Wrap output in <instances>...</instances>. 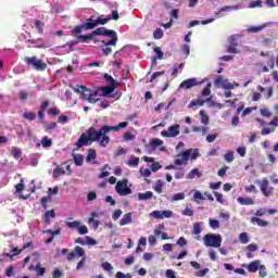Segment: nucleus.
Returning a JSON list of instances; mask_svg holds the SVG:
<instances>
[{"label": "nucleus", "mask_w": 278, "mask_h": 278, "mask_svg": "<svg viewBox=\"0 0 278 278\" xmlns=\"http://www.w3.org/2000/svg\"><path fill=\"white\" fill-rule=\"evenodd\" d=\"M52 144H53V141L48 137H45L41 139V146L43 147V149H48L49 147H52Z\"/></svg>", "instance_id": "38"}, {"label": "nucleus", "mask_w": 278, "mask_h": 278, "mask_svg": "<svg viewBox=\"0 0 278 278\" xmlns=\"http://www.w3.org/2000/svg\"><path fill=\"white\" fill-rule=\"evenodd\" d=\"M179 129V124H175L173 126H169L167 130L161 131V136H163V138H177V136H179L180 134Z\"/></svg>", "instance_id": "7"}, {"label": "nucleus", "mask_w": 278, "mask_h": 278, "mask_svg": "<svg viewBox=\"0 0 278 278\" xmlns=\"http://www.w3.org/2000/svg\"><path fill=\"white\" fill-rule=\"evenodd\" d=\"M239 242H241V244H249V233L241 232L239 236Z\"/></svg>", "instance_id": "39"}, {"label": "nucleus", "mask_w": 278, "mask_h": 278, "mask_svg": "<svg viewBox=\"0 0 278 278\" xmlns=\"http://www.w3.org/2000/svg\"><path fill=\"white\" fill-rule=\"evenodd\" d=\"M129 123L122 122L116 126H108L104 125L100 129H96L94 127H90L86 132H83L76 142L77 149H81V147H86L88 144H92V142H99L100 147H108L110 144V131H118L119 129H125Z\"/></svg>", "instance_id": "1"}, {"label": "nucleus", "mask_w": 278, "mask_h": 278, "mask_svg": "<svg viewBox=\"0 0 278 278\" xmlns=\"http://www.w3.org/2000/svg\"><path fill=\"white\" fill-rule=\"evenodd\" d=\"M149 199H153V193L151 191H147L144 193H138L139 201H149Z\"/></svg>", "instance_id": "27"}, {"label": "nucleus", "mask_w": 278, "mask_h": 278, "mask_svg": "<svg viewBox=\"0 0 278 278\" xmlns=\"http://www.w3.org/2000/svg\"><path fill=\"white\" fill-rule=\"evenodd\" d=\"M200 116L202 125H210V116L205 114V111H200Z\"/></svg>", "instance_id": "35"}, {"label": "nucleus", "mask_w": 278, "mask_h": 278, "mask_svg": "<svg viewBox=\"0 0 278 278\" xmlns=\"http://www.w3.org/2000/svg\"><path fill=\"white\" fill-rule=\"evenodd\" d=\"M131 223V213H126L119 222L121 227H125V225H130Z\"/></svg>", "instance_id": "25"}, {"label": "nucleus", "mask_w": 278, "mask_h": 278, "mask_svg": "<svg viewBox=\"0 0 278 278\" xmlns=\"http://www.w3.org/2000/svg\"><path fill=\"white\" fill-rule=\"evenodd\" d=\"M23 118H26V121H36V113H34V112H24Z\"/></svg>", "instance_id": "44"}, {"label": "nucleus", "mask_w": 278, "mask_h": 278, "mask_svg": "<svg viewBox=\"0 0 278 278\" xmlns=\"http://www.w3.org/2000/svg\"><path fill=\"white\" fill-rule=\"evenodd\" d=\"M46 268L40 266V263L36 265V271L38 277H42L46 273Z\"/></svg>", "instance_id": "47"}, {"label": "nucleus", "mask_w": 278, "mask_h": 278, "mask_svg": "<svg viewBox=\"0 0 278 278\" xmlns=\"http://www.w3.org/2000/svg\"><path fill=\"white\" fill-rule=\"evenodd\" d=\"M162 144H164V141H162V139L153 138L150 141L151 151H155L157 149V147H162Z\"/></svg>", "instance_id": "23"}, {"label": "nucleus", "mask_w": 278, "mask_h": 278, "mask_svg": "<svg viewBox=\"0 0 278 278\" xmlns=\"http://www.w3.org/2000/svg\"><path fill=\"white\" fill-rule=\"evenodd\" d=\"M118 18H121L118 11H112V15L108 16V21H118Z\"/></svg>", "instance_id": "52"}, {"label": "nucleus", "mask_w": 278, "mask_h": 278, "mask_svg": "<svg viewBox=\"0 0 278 278\" xmlns=\"http://www.w3.org/2000/svg\"><path fill=\"white\" fill-rule=\"evenodd\" d=\"M215 84H222L225 90H233V84L229 83V80H223V76H217Z\"/></svg>", "instance_id": "16"}, {"label": "nucleus", "mask_w": 278, "mask_h": 278, "mask_svg": "<svg viewBox=\"0 0 278 278\" xmlns=\"http://www.w3.org/2000/svg\"><path fill=\"white\" fill-rule=\"evenodd\" d=\"M77 231L80 236H86L88 233V227L79 225Z\"/></svg>", "instance_id": "58"}, {"label": "nucleus", "mask_w": 278, "mask_h": 278, "mask_svg": "<svg viewBox=\"0 0 278 278\" xmlns=\"http://www.w3.org/2000/svg\"><path fill=\"white\" fill-rule=\"evenodd\" d=\"M89 24H87V28L94 29V27H98V25H108V17H103V15H100L97 20H94L92 16L88 18Z\"/></svg>", "instance_id": "8"}, {"label": "nucleus", "mask_w": 278, "mask_h": 278, "mask_svg": "<svg viewBox=\"0 0 278 278\" xmlns=\"http://www.w3.org/2000/svg\"><path fill=\"white\" fill-rule=\"evenodd\" d=\"M51 218H55V211L51 210V211H47L43 215V223H46V225H49L51 223Z\"/></svg>", "instance_id": "22"}, {"label": "nucleus", "mask_w": 278, "mask_h": 278, "mask_svg": "<svg viewBox=\"0 0 278 278\" xmlns=\"http://www.w3.org/2000/svg\"><path fill=\"white\" fill-rule=\"evenodd\" d=\"M262 266V262L260 260H255L250 264L243 263L241 265L242 268H247L248 273H257Z\"/></svg>", "instance_id": "10"}, {"label": "nucleus", "mask_w": 278, "mask_h": 278, "mask_svg": "<svg viewBox=\"0 0 278 278\" xmlns=\"http://www.w3.org/2000/svg\"><path fill=\"white\" fill-rule=\"evenodd\" d=\"M23 62H25L28 68H33V71H38V72L47 71V63L42 59L36 58V55L24 56Z\"/></svg>", "instance_id": "3"}, {"label": "nucleus", "mask_w": 278, "mask_h": 278, "mask_svg": "<svg viewBox=\"0 0 278 278\" xmlns=\"http://www.w3.org/2000/svg\"><path fill=\"white\" fill-rule=\"evenodd\" d=\"M153 38H155V40H161V38H164V30H162V28H156L153 33Z\"/></svg>", "instance_id": "40"}, {"label": "nucleus", "mask_w": 278, "mask_h": 278, "mask_svg": "<svg viewBox=\"0 0 278 278\" xmlns=\"http://www.w3.org/2000/svg\"><path fill=\"white\" fill-rule=\"evenodd\" d=\"M258 275L261 278H265L268 276V273L266 271V266L261 265V267H258Z\"/></svg>", "instance_id": "49"}, {"label": "nucleus", "mask_w": 278, "mask_h": 278, "mask_svg": "<svg viewBox=\"0 0 278 278\" xmlns=\"http://www.w3.org/2000/svg\"><path fill=\"white\" fill-rule=\"evenodd\" d=\"M237 201L240 205H255V201L252 198L239 197Z\"/></svg>", "instance_id": "21"}, {"label": "nucleus", "mask_w": 278, "mask_h": 278, "mask_svg": "<svg viewBox=\"0 0 278 278\" xmlns=\"http://www.w3.org/2000/svg\"><path fill=\"white\" fill-rule=\"evenodd\" d=\"M94 36H105L106 38H111L110 40H94V45H97V42H101L102 45H104V47H116V42H118V35L112 30V29H108L105 27H100L97 28L92 31V34L89 35H79L78 36V40L79 42H86V40H92V38H94Z\"/></svg>", "instance_id": "2"}, {"label": "nucleus", "mask_w": 278, "mask_h": 278, "mask_svg": "<svg viewBox=\"0 0 278 278\" xmlns=\"http://www.w3.org/2000/svg\"><path fill=\"white\" fill-rule=\"evenodd\" d=\"M192 233L194 236H199L201 233V224L200 223H194L193 224Z\"/></svg>", "instance_id": "46"}, {"label": "nucleus", "mask_w": 278, "mask_h": 278, "mask_svg": "<svg viewBox=\"0 0 278 278\" xmlns=\"http://www.w3.org/2000/svg\"><path fill=\"white\" fill-rule=\"evenodd\" d=\"M116 278H131L130 274H124L123 271H117L115 275Z\"/></svg>", "instance_id": "64"}, {"label": "nucleus", "mask_w": 278, "mask_h": 278, "mask_svg": "<svg viewBox=\"0 0 278 278\" xmlns=\"http://www.w3.org/2000/svg\"><path fill=\"white\" fill-rule=\"evenodd\" d=\"M74 92H76V94H80V99L87 101L88 97L91 94V89H88L86 86L81 85L79 88H74Z\"/></svg>", "instance_id": "12"}, {"label": "nucleus", "mask_w": 278, "mask_h": 278, "mask_svg": "<svg viewBox=\"0 0 278 278\" xmlns=\"http://www.w3.org/2000/svg\"><path fill=\"white\" fill-rule=\"evenodd\" d=\"M233 10H240V7L239 5H226V7H223L219 12H231Z\"/></svg>", "instance_id": "42"}, {"label": "nucleus", "mask_w": 278, "mask_h": 278, "mask_svg": "<svg viewBox=\"0 0 278 278\" xmlns=\"http://www.w3.org/2000/svg\"><path fill=\"white\" fill-rule=\"evenodd\" d=\"M266 27V24H263L261 26H252L250 28H248V31L250 34H257V31H262V29H264Z\"/></svg>", "instance_id": "36"}, {"label": "nucleus", "mask_w": 278, "mask_h": 278, "mask_svg": "<svg viewBox=\"0 0 278 278\" xmlns=\"http://www.w3.org/2000/svg\"><path fill=\"white\" fill-rule=\"evenodd\" d=\"M204 245L213 247V249H220L223 244V237L216 233H207L203 237Z\"/></svg>", "instance_id": "4"}, {"label": "nucleus", "mask_w": 278, "mask_h": 278, "mask_svg": "<svg viewBox=\"0 0 278 278\" xmlns=\"http://www.w3.org/2000/svg\"><path fill=\"white\" fill-rule=\"evenodd\" d=\"M194 86H199L197 78H188L179 85V88L181 90H190V88H194Z\"/></svg>", "instance_id": "13"}, {"label": "nucleus", "mask_w": 278, "mask_h": 278, "mask_svg": "<svg viewBox=\"0 0 278 278\" xmlns=\"http://www.w3.org/2000/svg\"><path fill=\"white\" fill-rule=\"evenodd\" d=\"M163 186H164V182H162V180L156 181V186L154 187V190L155 192H157V194H162Z\"/></svg>", "instance_id": "54"}, {"label": "nucleus", "mask_w": 278, "mask_h": 278, "mask_svg": "<svg viewBox=\"0 0 278 278\" xmlns=\"http://www.w3.org/2000/svg\"><path fill=\"white\" fill-rule=\"evenodd\" d=\"M74 157V164L76 166H83L84 165V155L81 154H73Z\"/></svg>", "instance_id": "30"}, {"label": "nucleus", "mask_w": 278, "mask_h": 278, "mask_svg": "<svg viewBox=\"0 0 278 278\" xmlns=\"http://www.w3.org/2000/svg\"><path fill=\"white\" fill-rule=\"evenodd\" d=\"M150 216L159 220H164V218H173V211H153Z\"/></svg>", "instance_id": "9"}, {"label": "nucleus", "mask_w": 278, "mask_h": 278, "mask_svg": "<svg viewBox=\"0 0 278 278\" xmlns=\"http://www.w3.org/2000/svg\"><path fill=\"white\" fill-rule=\"evenodd\" d=\"M190 155H192V149L186 150L181 153V160L185 161L187 164L190 161Z\"/></svg>", "instance_id": "33"}, {"label": "nucleus", "mask_w": 278, "mask_h": 278, "mask_svg": "<svg viewBox=\"0 0 278 278\" xmlns=\"http://www.w3.org/2000/svg\"><path fill=\"white\" fill-rule=\"evenodd\" d=\"M224 267L226 268V270H235V273H237V275H243V277H247V271L243 268L233 269V265H231L229 263H225Z\"/></svg>", "instance_id": "19"}, {"label": "nucleus", "mask_w": 278, "mask_h": 278, "mask_svg": "<svg viewBox=\"0 0 278 278\" xmlns=\"http://www.w3.org/2000/svg\"><path fill=\"white\" fill-rule=\"evenodd\" d=\"M55 127H58V123L51 122L45 126V131L49 132L51 129H55Z\"/></svg>", "instance_id": "56"}, {"label": "nucleus", "mask_w": 278, "mask_h": 278, "mask_svg": "<svg viewBox=\"0 0 278 278\" xmlns=\"http://www.w3.org/2000/svg\"><path fill=\"white\" fill-rule=\"evenodd\" d=\"M210 227L212 229H220V222L218 219H210Z\"/></svg>", "instance_id": "45"}, {"label": "nucleus", "mask_w": 278, "mask_h": 278, "mask_svg": "<svg viewBox=\"0 0 278 278\" xmlns=\"http://www.w3.org/2000/svg\"><path fill=\"white\" fill-rule=\"evenodd\" d=\"M92 160H97V150L96 149L88 150L86 162L90 163V162H92Z\"/></svg>", "instance_id": "28"}, {"label": "nucleus", "mask_w": 278, "mask_h": 278, "mask_svg": "<svg viewBox=\"0 0 278 278\" xmlns=\"http://www.w3.org/2000/svg\"><path fill=\"white\" fill-rule=\"evenodd\" d=\"M186 199L185 193H176L173 195L172 201H184Z\"/></svg>", "instance_id": "53"}, {"label": "nucleus", "mask_w": 278, "mask_h": 278, "mask_svg": "<svg viewBox=\"0 0 278 278\" xmlns=\"http://www.w3.org/2000/svg\"><path fill=\"white\" fill-rule=\"evenodd\" d=\"M35 28L37 29L38 34H45V22L35 20Z\"/></svg>", "instance_id": "26"}, {"label": "nucleus", "mask_w": 278, "mask_h": 278, "mask_svg": "<svg viewBox=\"0 0 278 278\" xmlns=\"http://www.w3.org/2000/svg\"><path fill=\"white\" fill-rule=\"evenodd\" d=\"M207 273H210L208 268H204L202 270H198V271H195V277H205L207 275Z\"/></svg>", "instance_id": "59"}, {"label": "nucleus", "mask_w": 278, "mask_h": 278, "mask_svg": "<svg viewBox=\"0 0 278 278\" xmlns=\"http://www.w3.org/2000/svg\"><path fill=\"white\" fill-rule=\"evenodd\" d=\"M28 45H33L35 49H47V46L45 45V39L37 38V39H28L26 40Z\"/></svg>", "instance_id": "14"}, {"label": "nucleus", "mask_w": 278, "mask_h": 278, "mask_svg": "<svg viewBox=\"0 0 278 278\" xmlns=\"http://www.w3.org/2000/svg\"><path fill=\"white\" fill-rule=\"evenodd\" d=\"M139 164H140V159L138 156H131L128 160V166H132L134 168H138Z\"/></svg>", "instance_id": "31"}, {"label": "nucleus", "mask_w": 278, "mask_h": 278, "mask_svg": "<svg viewBox=\"0 0 278 278\" xmlns=\"http://www.w3.org/2000/svg\"><path fill=\"white\" fill-rule=\"evenodd\" d=\"M199 175V169L198 168H193L191 169V172L188 174V179H194V177H197Z\"/></svg>", "instance_id": "62"}, {"label": "nucleus", "mask_w": 278, "mask_h": 278, "mask_svg": "<svg viewBox=\"0 0 278 278\" xmlns=\"http://www.w3.org/2000/svg\"><path fill=\"white\" fill-rule=\"evenodd\" d=\"M88 25H90V22H84L83 24L75 26L72 30V36H77L81 34L84 30L88 31V29H92V28H88Z\"/></svg>", "instance_id": "15"}, {"label": "nucleus", "mask_w": 278, "mask_h": 278, "mask_svg": "<svg viewBox=\"0 0 278 278\" xmlns=\"http://www.w3.org/2000/svg\"><path fill=\"white\" fill-rule=\"evenodd\" d=\"M212 94V83H207L205 88L202 90V97H210Z\"/></svg>", "instance_id": "37"}, {"label": "nucleus", "mask_w": 278, "mask_h": 278, "mask_svg": "<svg viewBox=\"0 0 278 278\" xmlns=\"http://www.w3.org/2000/svg\"><path fill=\"white\" fill-rule=\"evenodd\" d=\"M150 168L153 173H157V170H160V168H162V165H160V163H157V162H154L151 164Z\"/></svg>", "instance_id": "60"}, {"label": "nucleus", "mask_w": 278, "mask_h": 278, "mask_svg": "<svg viewBox=\"0 0 278 278\" xmlns=\"http://www.w3.org/2000/svg\"><path fill=\"white\" fill-rule=\"evenodd\" d=\"M84 255H86V251L84 250V248L76 245L74 248V252L67 253L66 257L68 262H73L75 257H84Z\"/></svg>", "instance_id": "11"}, {"label": "nucleus", "mask_w": 278, "mask_h": 278, "mask_svg": "<svg viewBox=\"0 0 278 278\" xmlns=\"http://www.w3.org/2000/svg\"><path fill=\"white\" fill-rule=\"evenodd\" d=\"M52 278H62V270H60V268H55L52 273Z\"/></svg>", "instance_id": "63"}, {"label": "nucleus", "mask_w": 278, "mask_h": 278, "mask_svg": "<svg viewBox=\"0 0 278 278\" xmlns=\"http://www.w3.org/2000/svg\"><path fill=\"white\" fill-rule=\"evenodd\" d=\"M258 185H260L262 194H264L266 198L273 197V192L275 188L270 187V182L268 181V179L266 178L262 179V181H258Z\"/></svg>", "instance_id": "6"}, {"label": "nucleus", "mask_w": 278, "mask_h": 278, "mask_svg": "<svg viewBox=\"0 0 278 278\" xmlns=\"http://www.w3.org/2000/svg\"><path fill=\"white\" fill-rule=\"evenodd\" d=\"M65 225L66 227H68V229H79V225H81V222L79 220L66 222Z\"/></svg>", "instance_id": "32"}, {"label": "nucleus", "mask_w": 278, "mask_h": 278, "mask_svg": "<svg viewBox=\"0 0 278 278\" xmlns=\"http://www.w3.org/2000/svg\"><path fill=\"white\" fill-rule=\"evenodd\" d=\"M11 155H13L15 159H18L21 155H23V152L18 148H13L11 150Z\"/></svg>", "instance_id": "48"}, {"label": "nucleus", "mask_w": 278, "mask_h": 278, "mask_svg": "<svg viewBox=\"0 0 278 278\" xmlns=\"http://www.w3.org/2000/svg\"><path fill=\"white\" fill-rule=\"evenodd\" d=\"M103 77H104L106 84H109V86H115L117 88H118V86H121V83L114 80V77H112V75L104 74Z\"/></svg>", "instance_id": "24"}, {"label": "nucleus", "mask_w": 278, "mask_h": 278, "mask_svg": "<svg viewBox=\"0 0 278 278\" xmlns=\"http://www.w3.org/2000/svg\"><path fill=\"white\" fill-rule=\"evenodd\" d=\"M116 86H105V87H101L100 90L102 91V97H110L112 94V92H114V90H116Z\"/></svg>", "instance_id": "18"}, {"label": "nucleus", "mask_w": 278, "mask_h": 278, "mask_svg": "<svg viewBox=\"0 0 278 278\" xmlns=\"http://www.w3.org/2000/svg\"><path fill=\"white\" fill-rule=\"evenodd\" d=\"M62 175H66L64 165H61V166H58L56 168H54L52 177L54 179H58V177H62Z\"/></svg>", "instance_id": "20"}, {"label": "nucleus", "mask_w": 278, "mask_h": 278, "mask_svg": "<svg viewBox=\"0 0 278 278\" xmlns=\"http://www.w3.org/2000/svg\"><path fill=\"white\" fill-rule=\"evenodd\" d=\"M238 38H240V35H232L228 38V42L231 47H238Z\"/></svg>", "instance_id": "34"}, {"label": "nucleus", "mask_w": 278, "mask_h": 278, "mask_svg": "<svg viewBox=\"0 0 278 278\" xmlns=\"http://www.w3.org/2000/svg\"><path fill=\"white\" fill-rule=\"evenodd\" d=\"M49 201H51V195L41 198L40 203H41V207H43V210H47V203H49Z\"/></svg>", "instance_id": "50"}, {"label": "nucleus", "mask_w": 278, "mask_h": 278, "mask_svg": "<svg viewBox=\"0 0 278 278\" xmlns=\"http://www.w3.org/2000/svg\"><path fill=\"white\" fill-rule=\"evenodd\" d=\"M224 160H225V162H228V164H231V162H233V160H235L233 151H228V152L224 155Z\"/></svg>", "instance_id": "41"}, {"label": "nucleus", "mask_w": 278, "mask_h": 278, "mask_svg": "<svg viewBox=\"0 0 278 278\" xmlns=\"http://www.w3.org/2000/svg\"><path fill=\"white\" fill-rule=\"evenodd\" d=\"M227 170H229V166L227 165L219 168L217 172L218 177H225V175H227Z\"/></svg>", "instance_id": "51"}, {"label": "nucleus", "mask_w": 278, "mask_h": 278, "mask_svg": "<svg viewBox=\"0 0 278 278\" xmlns=\"http://www.w3.org/2000/svg\"><path fill=\"white\" fill-rule=\"evenodd\" d=\"M49 116H60V110L58 108H51L48 111Z\"/></svg>", "instance_id": "55"}, {"label": "nucleus", "mask_w": 278, "mask_h": 278, "mask_svg": "<svg viewBox=\"0 0 278 278\" xmlns=\"http://www.w3.org/2000/svg\"><path fill=\"white\" fill-rule=\"evenodd\" d=\"M203 105H205V100H192L189 103L188 109L189 110H199V108H203Z\"/></svg>", "instance_id": "17"}, {"label": "nucleus", "mask_w": 278, "mask_h": 278, "mask_svg": "<svg viewBox=\"0 0 278 278\" xmlns=\"http://www.w3.org/2000/svg\"><path fill=\"white\" fill-rule=\"evenodd\" d=\"M251 223H256L258 227H268V222L260 218V217H252Z\"/></svg>", "instance_id": "29"}, {"label": "nucleus", "mask_w": 278, "mask_h": 278, "mask_svg": "<svg viewBox=\"0 0 278 278\" xmlns=\"http://www.w3.org/2000/svg\"><path fill=\"white\" fill-rule=\"evenodd\" d=\"M226 52L227 53H235V54L240 53V51L238 50V48L236 46H230V45L227 47Z\"/></svg>", "instance_id": "57"}, {"label": "nucleus", "mask_w": 278, "mask_h": 278, "mask_svg": "<svg viewBox=\"0 0 278 278\" xmlns=\"http://www.w3.org/2000/svg\"><path fill=\"white\" fill-rule=\"evenodd\" d=\"M129 180L123 179L116 182L115 190L119 197H127V194H131V188L127 187Z\"/></svg>", "instance_id": "5"}, {"label": "nucleus", "mask_w": 278, "mask_h": 278, "mask_svg": "<svg viewBox=\"0 0 278 278\" xmlns=\"http://www.w3.org/2000/svg\"><path fill=\"white\" fill-rule=\"evenodd\" d=\"M249 8H250V9H253V8H262V0H256V1L250 2V3H249Z\"/></svg>", "instance_id": "61"}, {"label": "nucleus", "mask_w": 278, "mask_h": 278, "mask_svg": "<svg viewBox=\"0 0 278 278\" xmlns=\"http://www.w3.org/2000/svg\"><path fill=\"white\" fill-rule=\"evenodd\" d=\"M101 268H103V270H105L106 273H112V270H114V267L112 266V264H110V262L102 263Z\"/></svg>", "instance_id": "43"}]
</instances>
